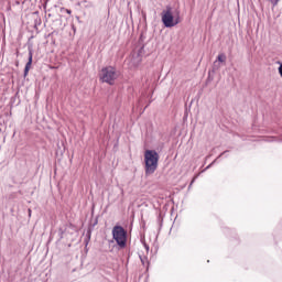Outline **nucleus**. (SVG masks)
Listing matches in <instances>:
<instances>
[{
	"label": "nucleus",
	"mask_w": 282,
	"mask_h": 282,
	"mask_svg": "<svg viewBox=\"0 0 282 282\" xmlns=\"http://www.w3.org/2000/svg\"><path fill=\"white\" fill-rule=\"evenodd\" d=\"M217 61H219V63H226V55L225 54H219L217 57Z\"/></svg>",
	"instance_id": "nucleus-6"
},
{
	"label": "nucleus",
	"mask_w": 282,
	"mask_h": 282,
	"mask_svg": "<svg viewBox=\"0 0 282 282\" xmlns=\"http://www.w3.org/2000/svg\"><path fill=\"white\" fill-rule=\"evenodd\" d=\"M30 69H32V52L29 53V62L26 63L24 68V76H28V74H30Z\"/></svg>",
	"instance_id": "nucleus-5"
},
{
	"label": "nucleus",
	"mask_w": 282,
	"mask_h": 282,
	"mask_svg": "<svg viewBox=\"0 0 282 282\" xmlns=\"http://www.w3.org/2000/svg\"><path fill=\"white\" fill-rule=\"evenodd\" d=\"M160 162V154L155 150H145L144 163L145 175H153L158 171V163Z\"/></svg>",
	"instance_id": "nucleus-1"
},
{
	"label": "nucleus",
	"mask_w": 282,
	"mask_h": 282,
	"mask_svg": "<svg viewBox=\"0 0 282 282\" xmlns=\"http://www.w3.org/2000/svg\"><path fill=\"white\" fill-rule=\"evenodd\" d=\"M162 23L165 28H175L182 20L180 19V13L175 17L173 15V9L166 7V10H163L161 13Z\"/></svg>",
	"instance_id": "nucleus-2"
},
{
	"label": "nucleus",
	"mask_w": 282,
	"mask_h": 282,
	"mask_svg": "<svg viewBox=\"0 0 282 282\" xmlns=\"http://www.w3.org/2000/svg\"><path fill=\"white\" fill-rule=\"evenodd\" d=\"M65 12H66L67 14H72V10H69V9H66Z\"/></svg>",
	"instance_id": "nucleus-7"
},
{
	"label": "nucleus",
	"mask_w": 282,
	"mask_h": 282,
	"mask_svg": "<svg viewBox=\"0 0 282 282\" xmlns=\"http://www.w3.org/2000/svg\"><path fill=\"white\" fill-rule=\"evenodd\" d=\"M279 1H280V0H275L274 6H276V3H279Z\"/></svg>",
	"instance_id": "nucleus-8"
},
{
	"label": "nucleus",
	"mask_w": 282,
	"mask_h": 282,
	"mask_svg": "<svg viewBox=\"0 0 282 282\" xmlns=\"http://www.w3.org/2000/svg\"><path fill=\"white\" fill-rule=\"evenodd\" d=\"M99 78L102 83H107L108 85H115L118 73L113 66L104 67L99 74Z\"/></svg>",
	"instance_id": "nucleus-3"
},
{
	"label": "nucleus",
	"mask_w": 282,
	"mask_h": 282,
	"mask_svg": "<svg viewBox=\"0 0 282 282\" xmlns=\"http://www.w3.org/2000/svg\"><path fill=\"white\" fill-rule=\"evenodd\" d=\"M112 238L119 248H127V230L122 226L112 228Z\"/></svg>",
	"instance_id": "nucleus-4"
}]
</instances>
